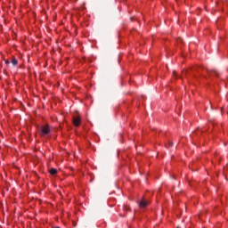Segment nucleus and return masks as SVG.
I'll use <instances>...</instances> for the list:
<instances>
[{"label":"nucleus","mask_w":228,"mask_h":228,"mask_svg":"<svg viewBox=\"0 0 228 228\" xmlns=\"http://www.w3.org/2000/svg\"><path fill=\"white\" fill-rule=\"evenodd\" d=\"M12 65H17L18 61L16 59H12Z\"/></svg>","instance_id":"obj_5"},{"label":"nucleus","mask_w":228,"mask_h":228,"mask_svg":"<svg viewBox=\"0 0 228 228\" xmlns=\"http://www.w3.org/2000/svg\"><path fill=\"white\" fill-rule=\"evenodd\" d=\"M39 131L42 136H45V134H49V133L51 132V129L49 128V126L46 125V126H41Z\"/></svg>","instance_id":"obj_1"},{"label":"nucleus","mask_w":228,"mask_h":228,"mask_svg":"<svg viewBox=\"0 0 228 228\" xmlns=\"http://www.w3.org/2000/svg\"><path fill=\"white\" fill-rule=\"evenodd\" d=\"M173 76H176V73H175V71H174V72H173Z\"/></svg>","instance_id":"obj_7"},{"label":"nucleus","mask_w":228,"mask_h":228,"mask_svg":"<svg viewBox=\"0 0 228 228\" xmlns=\"http://www.w3.org/2000/svg\"><path fill=\"white\" fill-rule=\"evenodd\" d=\"M5 63H9L8 61H5Z\"/></svg>","instance_id":"obj_8"},{"label":"nucleus","mask_w":228,"mask_h":228,"mask_svg":"<svg viewBox=\"0 0 228 228\" xmlns=\"http://www.w3.org/2000/svg\"><path fill=\"white\" fill-rule=\"evenodd\" d=\"M177 42H183V40L181 38L177 39Z\"/></svg>","instance_id":"obj_6"},{"label":"nucleus","mask_w":228,"mask_h":228,"mask_svg":"<svg viewBox=\"0 0 228 228\" xmlns=\"http://www.w3.org/2000/svg\"><path fill=\"white\" fill-rule=\"evenodd\" d=\"M147 206H149V201L142 200L140 203H139V207L143 208H147Z\"/></svg>","instance_id":"obj_3"},{"label":"nucleus","mask_w":228,"mask_h":228,"mask_svg":"<svg viewBox=\"0 0 228 228\" xmlns=\"http://www.w3.org/2000/svg\"><path fill=\"white\" fill-rule=\"evenodd\" d=\"M49 172H50L51 175H56V174H58V170H56L54 168L50 169Z\"/></svg>","instance_id":"obj_4"},{"label":"nucleus","mask_w":228,"mask_h":228,"mask_svg":"<svg viewBox=\"0 0 228 228\" xmlns=\"http://www.w3.org/2000/svg\"><path fill=\"white\" fill-rule=\"evenodd\" d=\"M73 124H74V126H76V127H78V126H80V124H81V118L75 117L73 118Z\"/></svg>","instance_id":"obj_2"}]
</instances>
